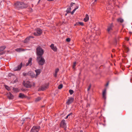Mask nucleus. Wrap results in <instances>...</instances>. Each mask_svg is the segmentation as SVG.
<instances>
[{
	"label": "nucleus",
	"mask_w": 132,
	"mask_h": 132,
	"mask_svg": "<svg viewBox=\"0 0 132 132\" xmlns=\"http://www.w3.org/2000/svg\"><path fill=\"white\" fill-rule=\"evenodd\" d=\"M15 7L17 8H23L27 7H28V5L25 4L24 3L22 2H17L15 4Z\"/></svg>",
	"instance_id": "f257e3e1"
},
{
	"label": "nucleus",
	"mask_w": 132,
	"mask_h": 132,
	"mask_svg": "<svg viewBox=\"0 0 132 132\" xmlns=\"http://www.w3.org/2000/svg\"><path fill=\"white\" fill-rule=\"evenodd\" d=\"M37 61L39 65H43L45 62V60L42 56H38L37 58Z\"/></svg>",
	"instance_id": "f03ea898"
},
{
	"label": "nucleus",
	"mask_w": 132,
	"mask_h": 132,
	"mask_svg": "<svg viewBox=\"0 0 132 132\" xmlns=\"http://www.w3.org/2000/svg\"><path fill=\"white\" fill-rule=\"evenodd\" d=\"M36 51L37 54L38 56H42L44 53L43 50L40 47L37 48Z\"/></svg>",
	"instance_id": "7ed1b4c3"
},
{
	"label": "nucleus",
	"mask_w": 132,
	"mask_h": 132,
	"mask_svg": "<svg viewBox=\"0 0 132 132\" xmlns=\"http://www.w3.org/2000/svg\"><path fill=\"white\" fill-rule=\"evenodd\" d=\"M40 128V127L39 126H34L31 130V132H38Z\"/></svg>",
	"instance_id": "20e7f679"
},
{
	"label": "nucleus",
	"mask_w": 132,
	"mask_h": 132,
	"mask_svg": "<svg viewBox=\"0 0 132 132\" xmlns=\"http://www.w3.org/2000/svg\"><path fill=\"white\" fill-rule=\"evenodd\" d=\"M36 32L34 33V35L35 36H38L40 35L42 32V30L40 28H37L36 29Z\"/></svg>",
	"instance_id": "39448f33"
},
{
	"label": "nucleus",
	"mask_w": 132,
	"mask_h": 132,
	"mask_svg": "<svg viewBox=\"0 0 132 132\" xmlns=\"http://www.w3.org/2000/svg\"><path fill=\"white\" fill-rule=\"evenodd\" d=\"M23 85L27 88L30 87L31 86L29 82L28 81H23Z\"/></svg>",
	"instance_id": "423d86ee"
},
{
	"label": "nucleus",
	"mask_w": 132,
	"mask_h": 132,
	"mask_svg": "<svg viewBox=\"0 0 132 132\" xmlns=\"http://www.w3.org/2000/svg\"><path fill=\"white\" fill-rule=\"evenodd\" d=\"M48 85L47 84H46L44 85H43L41 88H39L38 89V91H44L48 88Z\"/></svg>",
	"instance_id": "0eeeda50"
},
{
	"label": "nucleus",
	"mask_w": 132,
	"mask_h": 132,
	"mask_svg": "<svg viewBox=\"0 0 132 132\" xmlns=\"http://www.w3.org/2000/svg\"><path fill=\"white\" fill-rule=\"evenodd\" d=\"M65 121V120L64 119L62 120L61 121L60 124V126L61 127L65 128H66L67 126Z\"/></svg>",
	"instance_id": "6e6552de"
},
{
	"label": "nucleus",
	"mask_w": 132,
	"mask_h": 132,
	"mask_svg": "<svg viewBox=\"0 0 132 132\" xmlns=\"http://www.w3.org/2000/svg\"><path fill=\"white\" fill-rule=\"evenodd\" d=\"M74 100V98L72 97L69 98L66 102V103L68 105H69L73 102Z\"/></svg>",
	"instance_id": "1a4fd4ad"
},
{
	"label": "nucleus",
	"mask_w": 132,
	"mask_h": 132,
	"mask_svg": "<svg viewBox=\"0 0 132 132\" xmlns=\"http://www.w3.org/2000/svg\"><path fill=\"white\" fill-rule=\"evenodd\" d=\"M113 26L112 24H110L108 27L107 31L108 33H109L110 31L112 30Z\"/></svg>",
	"instance_id": "9d476101"
},
{
	"label": "nucleus",
	"mask_w": 132,
	"mask_h": 132,
	"mask_svg": "<svg viewBox=\"0 0 132 132\" xmlns=\"http://www.w3.org/2000/svg\"><path fill=\"white\" fill-rule=\"evenodd\" d=\"M22 63H21L20 65H19L17 67L15 68L14 70V71H17L20 70L22 66Z\"/></svg>",
	"instance_id": "9b49d317"
},
{
	"label": "nucleus",
	"mask_w": 132,
	"mask_h": 132,
	"mask_svg": "<svg viewBox=\"0 0 132 132\" xmlns=\"http://www.w3.org/2000/svg\"><path fill=\"white\" fill-rule=\"evenodd\" d=\"M32 59L31 58H30L29 59L28 62L26 63V66H27L28 65L31 66L32 64Z\"/></svg>",
	"instance_id": "f8f14e48"
},
{
	"label": "nucleus",
	"mask_w": 132,
	"mask_h": 132,
	"mask_svg": "<svg viewBox=\"0 0 132 132\" xmlns=\"http://www.w3.org/2000/svg\"><path fill=\"white\" fill-rule=\"evenodd\" d=\"M50 47L52 50H53L54 51H57V48L56 47L54 46V44H52L50 45Z\"/></svg>",
	"instance_id": "ddd939ff"
},
{
	"label": "nucleus",
	"mask_w": 132,
	"mask_h": 132,
	"mask_svg": "<svg viewBox=\"0 0 132 132\" xmlns=\"http://www.w3.org/2000/svg\"><path fill=\"white\" fill-rule=\"evenodd\" d=\"M33 37L32 36H30L29 37L27 38L24 41V42L25 43H27L28 41L30 40V39L31 38H32Z\"/></svg>",
	"instance_id": "4468645a"
},
{
	"label": "nucleus",
	"mask_w": 132,
	"mask_h": 132,
	"mask_svg": "<svg viewBox=\"0 0 132 132\" xmlns=\"http://www.w3.org/2000/svg\"><path fill=\"white\" fill-rule=\"evenodd\" d=\"M7 97L10 99H12L13 98V96L11 93H9L7 94Z\"/></svg>",
	"instance_id": "2eb2a0df"
},
{
	"label": "nucleus",
	"mask_w": 132,
	"mask_h": 132,
	"mask_svg": "<svg viewBox=\"0 0 132 132\" xmlns=\"http://www.w3.org/2000/svg\"><path fill=\"white\" fill-rule=\"evenodd\" d=\"M106 89H105L103 92V99L105 100L106 98Z\"/></svg>",
	"instance_id": "dca6fc26"
},
{
	"label": "nucleus",
	"mask_w": 132,
	"mask_h": 132,
	"mask_svg": "<svg viewBox=\"0 0 132 132\" xmlns=\"http://www.w3.org/2000/svg\"><path fill=\"white\" fill-rule=\"evenodd\" d=\"M89 19V17L88 15V14H86V17L84 19V20L85 22H86L88 21Z\"/></svg>",
	"instance_id": "f3484780"
},
{
	"label": "nucleus",
	"mask_w": 132,
	"mask_h": 132,
	"mask_svg": "<svg viewBox=\"0 0 132 132\" xmlns=\"http://www.w3.org/2000/svg\"><path fill=\"white\" fill-rule=\"evenodd\" d=\"M35 71L36 73V76H37L39 75L40 73V69H38L35 70Z\"/></svg>",
	"instance_id": "a211bd4d"
},
{
	"label": "nucleus",
	"mask_w": 132,
	"mask_h": 132,
	"mask_svg": "<svg viewBox=\"0 0 132 132\" xmlns=\"http://www.w3.org/2000/svg\"><path fill=\"white\" fill-rule=\"evenodd\" d=\"M59 71V69L57 68L56 69L55 72V73L54 74V77H56L57 76V73Z\"/></svg>",
	"instance_id": "6ab92c4d"
},
{
	"label": "nucleus",
	"mask_w": 132,
	"mask_h": 132,
	"mask_svg": "<svg viewBox=\"0 0 132 132\" xmlns=\"http://www.w3.org/2000/svg\"><path fill=\"white\" fill-rule=\"evenodd\" d=\"M19 96L20 98H22L25 97V95L24 94L21 93L19 94Z\"/></svg>",
	"instance_id": "aec40b11"
},
{
	"label": "nucleus",
	"mask_w": 132,
	"mask_h": 132,
	"mask_svg": "<svg viewBox=\"0 0 132 132\" xmlns=\"http://www.w3.org/2000/svg\"><path fill=\"white\" fill-rule=\"evenodd\" d=\"M124 47L125 51V52H128L129 50V48L125 46H124Z\"/></svg>",
	"instance_id": "412c9836"
},
{
	"label": "nucleus",
	"mask_w": 132,
	"mask_h": 132,
	"mask_svg": "<svg viewBox=\"0 0 132 132\" xmlns=\"http://www.w3.org/2000/svg\"><path fill=\"white\" fill-rule=\"evenodd\" d=\"M117 21L118 22H120V23H122L123 22L124 20L121 18H119L117 19Z\"/></svg>",
	"instance_id": "4be33fe9"
},
{
	"label": "nucleus",
	"mask_w": 132,
	"mask_h": 132,
	"mask_svg": "<svg viewBox=\"0 0 132 132\" xmlns=\"http://www.w3.org/2000/svg\"><path fill=\"white\" fill-rule=\"evenodd\" d=\"M6 48V46H2L0 47V52Z\"/></svg>",
	"instance_id": "5701e85b"
},
{
	"label": "nucleus",
	"mask_w": 132,
	"mask_h": 132,
	"mask_svg": "<svg viewBox=\"0 0 132 132\" xmlns=\"http://www.w3.org/2000/svg\"><path fill=\"white\" fill-rule=\"evenodd\" d=\"M28 74L29 75H30V76H32L33 77H34L35 76V75L34 74V73L33 72H29L28 73Z\"/></svg>",
	"instance_id": "b1692460"
},
{
	"label": "nucleus",
	"mask_w": 132,
	"mask_h": 132,
	"mask_svg": "<svg viewBox=\"0 0 132 132\" xmlns=\"http://www.w3.org/2000/svg\"><path fill=\"white\" fill-rule=\"evenodd\" d=\"M71 7L68 8H67V10H66V12L67 13H70L71 12L70 11H71Z\"/></svg>",
	"instance_id": "393cba45"
},
{
	"label": "nucleus",
	"mask_w": 132,
	"mask_h": 132,
	"mask_svg": "<svg viewBox=\"0 0 132 132\" xmlns=\"http://www.w3.org/2000/svg\"><path fill=\"white\" fill-rule=\"evenodd\" d=\"M41 98L40 97H38L35 99V101L36 102H37L40 100H41Z\"/></svg>",
	"instance_id": "a878e982"
},
{
	"label": "nucleus",
	"mask_w": 132,
	"mask_h": 132,
	"mask_svg": "<svg viewBox=\"0 0 132 132\" xmlns=\"http://www.w3.org/2000/svg\"><path fill=\"white\" fill-rule=\"evenodd\" d=\"M77 25H80L82 26L84 25V24H83V23L82 22H78V23H77Z\"/></svg>",
	"instance_id": "bb28decb"
},
{
	"label": "nucleus",
	"mask_w": 132,
	"mask_h": 132,
	"mask_svg": "<svg viewBox=\"0 0 132 132\" xmlns=\"http://www.w3.org/2000/svg\"><path fill=\"white\" fill-rule=\"evenodd\" d=\"M63 87V85L62 84H61L59 85L58 87V88L59 89H61Z\"/></svg>",
	"instance_id": "cd10ccee"
},
{
	"label": "nucleus",
	"mask_w": 132,
	"mask_h": 132,
	"mask_svg": "<svg viewBox=\"0 0 132 132\" xmlns=\"http://www.w3.org/2000/svg\"><path fill=\"white\" fill-rule=\"evenodd\" d=\"M5 88L6 89H7L8 90H10V87H8V86L6 85L5 86Z\"/></svg>",
	"instance_id": "c85d7f7f"
},
{
	"label": "nucleus",
	"mask_w": 132,
	"mask_h": 132,
	"mask_svg": "<svg viewBox=\"0 0 132 132\" xmlns=\"http://www.w3.org/2000/svg\"><path fill=\"white\" fill-rule=\"evenodd\" d=\"M73 92V90L72 89H70L69 90V92L71 95L72 94Z\"/></svg>",
	"instance_id": "c756f323"
},
{
	"label": "nucleus",
	"mask_w": 132,
	"mask_h": 132,
	"mask_svg": "<svg viewBox=\"0 0 132 132\" xmlns=\"http://www.w3.org/2000/svg\"><path fill=\"white\" fill-rule=\"evenodd\" d=\"M13 90L14 92H18V89L16 88H13Z\"/></svg>",
	"instance_id": "7c9ffc66"
},
{
	"label": "nucleus",
	"mask_w": 132,
	"mask_h": 132,
	"mask_svg": "<svg viewBox=\"0 0 132 132\" xmlns=\"http://www.w3.org/2000/svg\"><path fill=\"white\" fill-rule=\"evenodd\" d=\"M72 113H69V114H68L66 117H65V119H67V118H68V117L69 116H71V115L72 114Z\"/></svg>",
	"instance_id": "2f4dec72"
},
{
	"label": "nucleus",
	"mask_w": 132,
	"mask_h": 132,
	"mask_svg": "<svg viewBox=\"0 0 132 132\" xmlns=\"http://www.w3.org/2000/svg\"><path fill=\"white\" fill-rule=\"evenodd\" d=\"M76 9H75L73 10L71 12V14L72 15L73 14V13L75 12L76 11Z\"/></svg>",
	"instance_id": "473e14b6"
},
{
	"label": "nucleus",
	"mask_w": 132,
	"mask_h": 132,
	"mask_svg": "<svg viewBox=\"0 0 132 132\" xmlns=\"http://www.w3.org/2000/svg\"><path fill=\"white\" fill-rule=\"evenodd\" d=\"M71 40L70 39V38H68L66 39V41L67 42H69Z\"/></svg>",
	"instance_id": "72a5a7b5"
},
{
	"label": "nucleus",
	"mask_w": 132,
	"mask_h": 132,
	"mask_svg": "<svg viewBox=\"0 0 132 132\" xmlns=\"http://www.w3.org/2000/svg\"><path fill=\"white\" fill-rule=\"evenodd\" d=\"M91 86V85H90L88 87V89H87V91H89L90 89Z\"/></svg>",
	"instance_id": "f704fd0d"
},
{
	"label": "nucleus",
	"mask_w": 132,
	"mask_h": 132,
	"mask_svg": "<svg viewBox=\"0 0 132 132\" xmlns=\"http://www.w3.org/2000/svg\"><path fill=\"white\" fill-rule=\"evenodd\" d=\"M21 48H18V49H16L15 50L17 52H20V50H21Z\"/></svg>",
	"instance_id": "c9c22d12"
},
{
	"label": "nucleus",
	"mask_w": 132,
	"mask_h": 132,
	"mask_svg": "<svg viewBox=\"0 0 132 132\" xmlns=\"http://www.w3.org/2000/svg\"><path fill=\"white\" fill-rule=\"evenodd\" d=\"M76 62H75L74 63L73 65V69H74L75 66L76 65Z\"/></svg>",
	"instance_id": "e433bc0d"
},
{
	"label": "nucleus",
	"mask_w": 132,
	"mask_h": 132,
	"mask_svg": "<svg viewBox=\"0 0 132 132\" xmlns=\"http://www.w3.org/2000/svg\"><path fill=\"white\" fill-rule=\"evenodd\" d=\"M75 4V3H71V4L70 5V7H72L73 6V4Z\"/></svg>",
	"instance_id": "4c0bfd02"
},
{
	"label": "nucleus",
	"mask_w": 132,
	"mask_h": 132,
	"mask_svg": "<svg viewBox=\"0 0 132 132\" xmlns=\"http://www.w3.org/2000/svg\"><path fill=\"white\" fill-rule=\"evenodd\" d=\"M12 75V74L11 73H9L8 74V76L9 77H11Z\"/></svg>",
	"instance_id": "58836bf2"
},
{
	"label": "nucleus",
	"mask_w": 132,
	"mask_h": 132,
	"mask_svg": "<svg viewBox=\"0 0 132 132\" xmlns=\"http://www.w3.org/2000/svg\"><path fill=\"white\" fill-rule=\"evenodd\" d=\"M27 75V74L26 73H23V75L24 76H26Z\"/></svg>",
	"instance_id": "ea45409f"
},
{
	"label": "nucleus",
	"mask_w": 132,
	"mask_h": 132,
	"mask_svg": "<svg viewBox=\"0 0 132 132\" xmlns=\"http://www.w3.org/2000/svg\"><path fill=\"white\" fill-rule=\"evenodd\" d=\"M23 121L22 123V125L23 123V121H24V119L22 120Z\"/></svg>",
	"instance_id": "a19ab883"
},
{
	"label": "nucleus",
	"mask_w": 132,
	"mask_h": 132,
	"mask_svg": "<svg viewBox=\"0 0 132 132\" xmlns=\"http://www.w3.org/2000/svg\"><path fill=\"white\" fill-rule=\"evenodd\" d=\"M126 39L127 41H128L129 40V39L128 38H126Z\"/></svg>",
	"instance_id": "79ce46f5"
},
{
	"label": "nucleus",
	"mask_w": 132,
	"mask_h": 132,
	"mask_svg": "<svg viewBox=\"0 0 132 132\" xmlns=\"http://www.w3.org/2000/svg\"><path fill=\"white\" fill-rule=\"evenodd\" d=\"M109 85V82H108L106 85V86H107Z\"/></svg>",
	"instance_id": "37998d69"
},
{
	"label": "nucleus",
	"mask_w": 132,
	"mask_h": 132,
	"mask_svg": "<svg viewBox=\"0 0 132 132\" xmlns=\"http://www.w3.org/2000/svg\"><path fill=\"white\" fill-rule=\"evenodd\" d=\"M54 0H48V1H53Z\"/></svg>",
	"instance_id": "c03bdc74"
},
{
	"label": "nucleus",
	"mask_w": 132,
	"mask_h": 132,
	"mask_svg": "<svg viewBox=\"0 0 132 132\" xmlns=\"http://www.w3.org/2000/svg\"><path fill=\"white\" fill-rule=\"evenodd\" d=\"M17 81V80H15L14 81V82H16V81Z\"/></svg>",
	"instance_id": "a18cd8bd"
},
{
	"label": "nucleus",
	"mask_w": 132,
	"mask_h": 132,
	"mask_svg": "<svg viewBox=\"0 0 132 132\" xmlns=\"http://www.w3.org/2000/svg\"><path fill=\"white\" fill-rule=\"evenodd\" d=\"M3 53H0V55H1Z\"/></svg>",
	"instance_id": "49530a36"
},
{
	"label": "nucleus",
	"mask_w": 132,
	"mask_h": 132,
	"mask_svg": "<svg viewBox=\"0 0 132 132\" xmlns=\"http://www.w3.org/2000/svg\"><path fill=\"white\" fill-rule=\"evenodd\" d=\"M79 132H83L82 130H81Z\"/></svg>",
	"instance_id": "de8ad7c7"
},
{
	"label": "nucleus",
	"mask_w": 132,
	"mask_h": 132,
	"mask_svg": "<svg viewBox=\"0 0 132 132\" xmlns=\"http://www.w3.org/2000/svg\"><path fill=\"white\" fill-rule=\"evenodd\" d=\"M97 1V0H95L94 2H96Z\"/></svg>",
	"instance_id": "09e8293b"
},
{
	"label": "nucleus",
	"mask_w": 132,
	"mask_h": 132,
	"mask_svg": "<svg viewBox=\"0 0 132 132\" xmlns=\"http://www.w3.org/2000/svg\"><path fill=\"white\" fill-rule=\"evenodd\" d=\"M114 51V50H112V52H113Z\"/></svg>",
	"instance_id": "8fccbe9b"
},
{
	"label": "nucleus",
	"mask_w": 132,
	"mask_h": 132,
	"mask_svg": "<svg viewBox=\"0 0 132 132\" xmlns=\"http://www.w3.org/2000/svg\"><path fill=\"white\" fill-rule=\"evenodd\" d=\"M78 7H77L76 8V9H78Z\"/></svg>",
	"instance_id": "3c124183"
},
{
	"label": "nucleus",
	"mask_w": 132,
	"mask_h": 132,
	"mask_svg": "<svg viewBox=\"0 0 132 132\" xmlns=\"http://www.w3.org/2000/svg\"><path fill=\"white\" fill-rule=\"evenodd\" d=\"M67 13L66 14H65V15H67Z\"/></svg>",
	"instance_id": "603ef678"
},
{
	"label": "nucleus",
	"mask_w": 132,
	"mask_h": 132,
	"mask_svg": "<svg viewBox=\"0 0 132 132\" xmlns=\"http://www.w3.org/2000/svg\"><path fill=\"white\" fill-rule=\"evenodd\" d=\"M40 1V0H39V1L38 2H39Z\"/></svg>",
	"instance_id": "864d4df0"
},
{
	"label": "nucleus",
	"mask_w": 132,
	"mask_h": 132,
	"mask_svg": "<svg viewBox=\"0 0 132 132\" xmlns=\"http://www.w3.org/2000/svg\"><path fill=\"white\" fill-rule=\"evenodd\" d=\"M31 9V10H32V9L31 8V9Z\"/></svg>",
	"instance_id": "5fc2aeb1"
}]
</instances>
